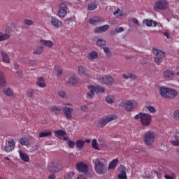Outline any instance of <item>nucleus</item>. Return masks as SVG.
<instances>
[{
    "mask_svg": "<svg viewBox=\"0 0 179 179\" xmlns=\"http://www.w3.org/2000/svg\"><path fill=\"white\" fill-rule=\"evenodd\" d=\"M6 80L5 79V76L2 71H0V89L2 87H6Z\"/></svg>",
    "mask_w": 179,
    "mask_h": 179,
    "instance_id": "412c9836",
    "label": "nucleus"
},
{
    "mask_svg": "<svg viewBox=\"0 0 179 179\" xmlns=\"http://www.w3.org/2000/svg\"><path fill=\"white\" fill-rule=\"evenodd\" d=\"M52 136V131L50 130H45L39 134V138L50 137Z\"/></svg>",
    "mask_w": 179,
    "mask_h": 179,
    "instance_id": "bb28decb",
    "label": "nucleus"
},
{
    "mask_svg": "<svg viewBox=\"0 0 179 179\" xmlns=\"http://www.w3.org/2000/svg\"><path fill=\"white\" fill-rule=\"evenodd\" d=\"M106 101L108 103H113L115 102V97L113 95H108L106 98Z\"/></svg>",
    "mask_w": 179,
    "mask_h": 179,
    "instance_id": "c9c22d12",
    "label": "nucleus"
},
{
    "mask_svg": "<svg viewBox=\"0 0 179 179\" xmlns=\"http://www.w3.org/2000/svg\"><path fill=\"white\" fill-rule=\"evenodd\" d=\"M63 113L65 115L66 120H71L73 117L72 113L73 111V106L71 103H63Z\"/></svg>",
    "mask_w": 179,
    "mask_h": 179,
    "instance_id": "6e6552de",
    "label": "nucleus"
},
{
    "mask_svg": "<svg viewBox=\"0 0 179 179\" xmlns=\"http://www.w3.org/2000/svg\"><path fill=\"white\" fill-rule=\"evenodd\" d=\"M23 22L27 26H31L34 23L33 20L29 19H24Z\"/></svg>",
    "mask_w": 179,
    "mask_h": 179,
    "instance_id": "c03bdc74",
    "label": "nucleus"
},
{
    "mask_svg": "<svg viewBox=\"0 0 179 179\" xmlns=\"http://www.w3.org/2000/svg\"><path fill=\"white\" fill-rule=\"evenodd\" d=\"M19 155L21 158L22 160H23L25 162H29L30 160L29 156L25 153V152H22V150H19Z\"/></svg>",
    "mask_w": 179,
    "mask_h": 179,
    "instance_id": "4be33fe9",
    "label": "nucleus"
},
{
    "mask_svg": "<svg viewBox=\"0 0 179 179\" xmlns=\"http://www.w3.org/2000/svg\"><path fill=\"white\" fill-rule=\"evenodd\" d=\"M36 85L39 86V87H45V82H44V78L39 77L38 78V81L36 82Z\"/></svg>",
    "mask_w": 179,
    "mask_h": 179,
    "instance_id": "c756f323",
    "label": "nucleus"
},
{
    "mask_svg": "<svg viewBox=\"0 0 179 179\" xmlns=\"http://www.w3.org/2000/svg\"><path fill=\"white\" fill-rule=\"evenodd\" d=\"M122 78H124V79H129V74H122Z\"/></svg>",
    "mask_w": 179,
    "mask_h": 179,
    "instance_id": "e2e57ef3",
    "label": "nucleus"
},
{
    "mask_svg": "<svg viewBox=\"0 0 179 179\" xmlns=\"http://www.w3.org/2000/svg\"><path fill=\"white\" fill-rule=\"evenodd\" d=\"M17 73L18 75V77L20 78V79H22L23 78V73L22 72L21 69H18L17 71Z\"/></svg>",
    "mask_w": 179,
    "mask_h": 179,
    "instance_id": "4d7b16f0",
    "label": "nucleus"
},
{
    "mask_svg": "<svg viewBox=\"0 0 179 179\" xmlns=\"http://www.w3.org/2000/svg\"><path fill=\"white\" fill-rule=\"evenodd\" d=\"M164 36H165V37L167 38H170V34H169V32H164Z\"/></svg>",
    "mask_w": 179,
    "mask_h": 179,
    "instance_id": "0e129e2a",
    "label": "nucleus"
},
{
    "mask_svg": "<svg viewBox=\"0 0 179 179\" xmlns=\"http://www.w3.org/2000/svg\"><path fill=\"white\" fill-rule=\"evenodd\" d=\"M55 71L57 73V76H60V75H62V69L61 67L59 66L56 67Z\"/></svg>",
    "mask_w": 179,
    "mask_h": 179,
    "instance_id": "603ef678",
    "label": "nucleus"
},
{
    "mask_svg": "<svg viewBox=\"0 0 179 179\" xmlns=\"http://www.w3.org/2000/svg\"><path fill=\"white\" fill-rule=\"evenodd\" d=\"M173 117L175 120H179V109L173 111Z\"/></svg>",
    "mask_w": 179,
    "mask_h": 179,
    "instance_id": "a19ab883",
    "label": "nucleus"
},
{
    "mask_svg": "<svg viewBox=\"0 0 179 179\" xmlns=\"http://www.w3.org/2000/svg\"><path fill=\"white\" fill-rule=\"evenodd\" d=\"M90 24H100L104 22V19L101 18V17H93L89 20Z\"/></svg>",
    "mask_w": 179,
    "mask_h": 179,
    "instance_id": "f3484780",
    "label": "nucleus"
},
{
    "mask_svg": "<svg viewBox=\"0 0 179 179\" xmlns=\"http://www.w3.org/2000/svg\"><path fill=\"white\" fill-rule=\"evenodd\" d=\"M36 50L39 52V55H41V54H43V52H44V47L38 46Z\"/></svg>",
    "mask_w": 179,
    "mask_h": 179,
    "instance_id": "6e6d98bb",
    "label": "nucleus"
},
{
    "mask_svg": "<svg viewBox=\"0 0 179 179\" xmlns=\"http://www.w3.org/2000/svg\"><path fill=\"white\" fill-rule=\"evenodd\" d=\"M104 92H105L104 90H91L87 94V99H92L94 96L95 93H96V94H99V93L103 94Z\"/></svg>",
    "mask_w": 179,
    "mask_h": 179,
    "instance_id": "5701e85b",
    "label": "nucleus"
},
{
    "mask_svg": "<svg viewBox=\"0 0 179 179\" xmlns=\"http://www.w3.org/2000/svg\"><path fill=\"white\" fill-rule=\"evenodd\" d=\"M92 147L95 150H99L97 140L94 139L92 141Z\"/></svg>",
    "mask_w": 179,
    "mask_h": 179,
    "instance_id": "ea45409f",
    "label": "nucleus"
},
{
    "mask_svg": "<svg viewBox=\"0 0 179 179\" xmlns=\"http://www.w3.org/2000/svg\"><path fill=\"white\" fill-rule=\"evenodd\" d=\"M159 94L165 99H172L176 97L178 93L176 90H160Z\"/></svg>",
    "mask_w": 179,
    "mask_h": 179,
    "instance_id": "1a4fd4ad",
    "label": "nucleus"
},
{
    "mask_svg": "<svg viewBox=\"0 0 179 179\" xmlns=\"http://www.w3.org/2000/svg\"><path fill=\"white\" fill-rule=\"evenodd\" d=\"M160 90H174V89L169 88V87H161Z\"/></svg>",
    "mask_w": 179,
    "mask_h": 179,
    "instance_id": "680f3d73",
    "label": "nucleus"
},
{
    "mask_svg": "<svg viewBox=\"0 0 179 179\" xmlns=\"http://www.w3.org/2000/svg\"><path fill=\"white\" fill-rule=\"evenodd\" d=\"M103 51L107 57H111V51H110V48H103Z\"/></svg>",
    "mask_w": 179,
    "mask_h": 179,
    "instance_id": "49530a36",
    "label": "nucleus"
},
{
    "mask_svg": "<svg viewBox=\"0 0 179 179\" xmlns=\"http://www.w3.org/2000/svg\"><path fill=\"white\" fill-rule=\"evenodd\" d=\"M129 78H130L131 80H135V79H136V76H135V74L133 73H129Z\"/></svg>",
    "mask_w": 179,
    "mask_h": 179,
    "instance_id": "052dcab7",
    "label": "nucleus"
},
{
    "mask_svg": "<svg viewBox=\"0 0 179 179\" xmlns=\"http://www.w3.org/2000/svg\"><path fill=\"white\" fill-rule=\"evenodd\" d=\"M110 29V25L106 24V25H103L101 27H96L94 29L95 33H104V31H107V29Z\"/></svg>",
    "mask_w": 179,
    "mask_h": 179,
    "instance_id": "6ab92c4d",
    "label": "nucleus"
},
{
    "mask_svg": "<svg viewBox=\"0 0 179 179\" xmlns=\"http://www.w3.org/2000/svg\"><path fill=\"white\" fill-rule=\"evenodd\" d=\"M132 22L135 23V24H137V26H141V24L139 23V20L136 18H132Z\"/></svg>",
    "mask_w": 179,
    "mask_h": 179,
    "instance_id": "bf43d9fd",
    "label": "nucleus"
},
{
    "mask_svg": "<svg viewBox=\"0 0 179 179\" xmlns=\"http://www.w3.org/2000/svg\"><path fill=\"white\" fill-rule=\"evenodd\" d=\"M136 120H141V123L145 127H148L152 121V116L145 113H139L138 115L134 116Z\"/></svg>",
    "mask_w": 179,
    "mask_h": 179,
    "instance_id": "f03ea898",
    "label": "nucleus"
},
{
    "mask_svg": "<svg viewBox=\"0 0 179 179\" xmlns=\"http://www.w3.org/2000/svg\"><path fill=\"white\" fill-rule=\"evenodd\" d=\"M117 118V116L115 114H113L110 115H106L99 120V122L97 123V127H99V128H103L106 125H107L108 122H110L111 121H114Z\"/></svg>",
    "mask_w": 179,
    "mask_h": 179,
    "instance_id": "7ed1b4c3",
    "label": "nucleus"
},
{
    "mask_svg": "<svg viewBox=\"0 0 179 179\" xmlns=\"http://www.w3.org/2000/svg\"><path fill=\"white\" fill-rule=\"evenodd\" d=\"M88 90H105V88L99 85L94 86V85H88L87 86Z\"/></svg>",
    "mask_w": 179,
    "mask_h": 179,
    "instance_id": "7c9ffc66",
    "label": "nucleus"
},
{
    "mask_svg": "<svg viewBox=\"0 0 179 179\" xmlns=\"http://www.w3.org/2000/svg\"><path fill=\"white\" fill-rule=\"evenodd\" d=\"M88 59H97L99 58V54L95 50L92 51L89 53L87 56Z\"/></svg>",
    "mask_w": 179,
    "mask_h": 179,
    "instance_id": "393cba45",
    "label": "nucleus"
},
{
    "mask_svg": "<svg viewBox=\"0 0 179 179\" xmlns=\"http://www.w3.org/2000/svg\"><path fill=\"white\" fill-rule=\"evenodd\" d=\"M3 94L7 96H13V92L12 90H4L3 91Z\"/></svg>",
    "mask_w": 179,
    "mask_h": 179,
    "instance_id": "09e8293b",
    "label": "nucleus"
},
{
    "mask_svg": "<svg viewBox=\"0 0 179 179\" xmlns=\"http://www.w3.org/2000/svg\"><path fill=\"white\" fill-rule=\"evenodd\" d=\"M143 24H146L148 27H151L153 24V20H144L143 21Z\"/></svg>",
    "mask_w": 179,
    "mask_h": 179,
    "instance_id": "4c0bfd02",
    "label": "nucleus"
},
{
    "mask_svg": "<svg viewBox=\"0 0 179 179\" xmlns=\"http://www.w3.org/2000/svg\"><path fill=\"white\" fill-rule=\"evenodd\" d=\"M163 75L164 78H167L168 79H171V78H173V76H174V71L167 70L164 71Z\"/></svg>",
    "mask_w": 179,
    "mask_h": 179,
    "instance_id": "cd10ccee",
    "label": "nucleus"
},
{
    "mask_svg": "<svg viewBox=\"0 0 179 179\" xmlns=\"http://www.w3.org/2000/svg\"><path fill=\"white\" fill-rule=\"evenodd\" d=\"M124 108L130 112L133 109L136 108L137 106L136 103L134 101H130V100H126L124 102Z\"/></svg>",
    "mask_w": 179,
    "mask_h": 179,
    "instance_id": "ddd939ff",
    "label": "nucleus"
},
{
    "mask_svg": "<svg viewBox=\"0 0 179 179\" xmlns=\"http://www.w3.org/2000/svg\"><path fill=\"white\" fill-rule=\"evenodd\" d=\"M152 52L154 55H155V62L159 65V64H162V62H163V58L166 57V52L156 48H153Z\"/></svg>",
    "mask_w": 179,
    "mask_h": 179,
    "instance_id": "423d86ee",
    "label": "nucleus"
},
{
    "mask_svg": "<svg viewBox=\"0 0 179 179\" xmlns=\"http://www.w3.org/2000/svg\"><path fill=\"white\" fill-rule=\"evenodd\" d=\"M171 144L174 146H179V140L172 141ZM178 153L179 154V149L178 150Z\"/></svg>",
    "mask_w": 179,
    "mask_h": 179,
    "instance_id": "5fc2aeb1",
    "label": "nucleus"
},
{
    "mask_svg": "<svg viewBox=\"0 0 179 179\" xmlns=\"http://www.w3.org/2000/svg\"><path fill=\"white\" fill-rule=\"evenodd\" d=\"M86 72V69H85L83 66H80L78 67V73L80 75H85Z\"/></svg>",
    "mask_w": 179,
    "mask_h": 179,
    "instance_id": "de8ad7c7",
    "label": "nucleus"
},
{
    "mask_svg": "<svg viewBox=\"0 0 179 179\" xmlns=\"http://www.w3.org/2000/svg\"><path fill=\"white\" fill-rule=\"evenodd\" d=\"M165 178H166V179H173V178L172 176H168V175H166V176H165Z\"/></svg>",
    "mask_w": 179,
    "mask_h": 179,
    "instance_id": "774afa93",
    "label": "nucleus"
},
{
    "mask_svg": "<svg viewBox=\"0 0 179 179\" xmlns=\"http://www.w3.org/2000/svg\"><path fill=\"white\" fill-rule=\"evenodd\" d=\"M99 82L103 83V85H107L108 86H111L114 83V78L111 76H103L99 78Z\"/></svg>",
    "mask_w": 179,
    "mask_h": 179,
    "instance_id": "9b49d317",
    "label": "nucleus"
},
{
    "mask_svg": "<svg viewBox=\"0 0 179 179\" xmlns=\"http://www.w3.org/2000/svg\"><path fill=\"white\" fill-rule=\"evenodd\" d=\"M81 110L83 111V112H87L88 111V107H87V106H86V105H82L81 106Z\"/></svg>",
    "mask_w": 179,
    "mask_h": 179,
    "instance_id": "13d9d810",
    "label": "nucleus"
},
{
    "mask_svg": "<svg viewBox=\"0 0 179 179\" xmlns=\"http://www.w3.org/2000/svg\"><path fill=\"white\" fill-rule=\"evenodd\" d=\"M74 176H75V172L69 171L66 173V174L64 175V176H63V178L64 179H73Z\"/></svg>",
    "mask_w": 179,
    "mask_h": 179,
    "instance_id": "72a5a7b5",
    "label": "nucleus"
},
{
    "mask_svg": "<svg viewBox=\"0 0 179 179\" xmlns=\"http://www.w3.org/2000/svg\"><path fill=\"white\" fill-rule=\"evenodd\" d=\"M113 15L114 16H116V17H121V16H122V12L121 11V9H117Z\"/></svg>",
    "mask_w": 179,
    "mask_h": 179,
    "instance_id": "8fccbe9b",
    "label": "nucleus"
},
{
    "mask_svg": "<svg viewBox=\"0 0 179 179\" xmlns=\"http://www.w3.org/2000/svg\"><path fill=\"white\" fill-rule=\"evenodd\" d=\"M124 31V28L120 27L118 28H115L114 31H110L111 36H115V34H118V33H122Z\"/></svg>",
    "mask_w": 179,
    "mask_h": 179,
    "instance_id": "473e14b6",
    "label": "nucleus"
},
{
    "mask_svg": "<svg viewBox=\"0 0 179 179\" xmlns=\"http://www.w3.org/2000/svg\"><path fill=\"white\" fill-rule=\"evenodd\" d=\"M58 94L59 97H62L65 99H68V96L66 95L64 91H59Z\"/></svg>",
    "mask_w": 179,
    "mask_h": 179,
    "instance_id": "3c124183",
    "label": "nucleus"
},
{
    "mask_svg": "<svg viewBox=\"0 0 179 179\" xmlns=\"http://www.w3.org/2000/svg\"><path fill=\"white\" fill-rule=\"evenodd\" d=\"M48 179H56L55 175L52 174L50 176H48Z\"/></svg>",
    "mask_w": 179,
    "mask_h": 179,
    "instance_id": "338daca9",
    "label": "nucleus"
},
{
    "mask_svg": "<svg viewBox=\"0 0 179 179\" xmlns=\"http://www.w3.org/2000/svg\"><path fill=\"white\" fill-rule=\"evenodd\" d=\"M48 169L50 173H57L62 169V165L59 162L52 161L48 164Z\"/></svg>",
    "mask_w": 179,
    "mask_h": 179,
    "instance_id": "0eeeda50",
    "label": "nucleus"
},
{
    "mask_svg": "<svg viewBox=\"0 0 179 179\" xmlns=\"http://www.w3.org/2000/svg\"><path fill=\"white\" fill-rule=\"evenodd\" d=\"M89 10H94V9H97V4L96 3H91L88 5Z\"/></svg>",
    "mask_w": 179,
    "mask_h": 179,
    "instance_id": "79ce46f5",
    "label": "nucleus"
},
{
    "mask_svg": "<svg viewBox=\"0 0 179 179\" xmlns=\"http://www.w3.org/2000/svg\"><path fill=\"white\" fill-rule=\"evenodd\" d=\"M85 145V141L83 140H77L76 141V146H77V148L79 150H82L84 148Z\"/></svg>",
    "mask_w": 179,
    "mask_h": 179,
    "instance_id": "2f4dec72",
    "label": "nucleus"
},
{
    "mask_svg": "<svg viewBox=\"0 0 179 179\" xmlns=\"http://www.w3.org/2000/svg\"><path fill=\"white\" fill-rule=\"evenodd\" d=\"M118 162V158H115L110 163L108 164V169H114L116 168Z\"/></svg>",
    "mask_w": 179,
    "mask_h": 179,
    "instance_id": "c85d7f7f",
    "label": "nucleus"
},
{
    "mask_svg": "<svg viewBox=\"0 0 179 179\" xmlns=\"http://www.w3.org/2000/svg\"><path fill=\"white\" fill-rule=\"evenodd\" d=\"M51 24L54 26L55 27H61L62 26V22L58 20V18H56L55 17H51Z\"/></svg>",
    "mask_w": 179,
    "mask_h": 179,
    "instance_id": "aec40b11",
    "label": "nucleus"
},
{
    "mask_svg": "<svg viewBox=\"0 0 179 179\" xmlns=\"http://www.w3.org/2000/svg\"><path fill=\"white\" fill-rule=\"evenodd\" d=\"M106 44L107 42H106V40L103 38H99L96 41V45H98V47H106Z\"/></svg>",
    "mask_w": 179,
    "mask_h": 179,
    "instance_id": "f704fd0d",
    "label": "nucleus"
},
{
    "mask_svg": "<svg viewBox=\"0 0 179 179\" xmlns=\"http://www.w3.org/2000/svg\"><path fill=\"white\" fill-rule=\"evenodd\" d=\"M76 168L78 172L83 173L87 176L88 178H92L93 176V173L92 171L88 172V166L83 162L78 163L76 164Z\"/></svg>",
    "mask_w": 179,
    "mask_h": 179,
    "instance_id": "39448f33",
    "label": "nucleus"
},
{
    "mask_svg": "<svg viewBox=\"0 0 179 179\" xmlns=\"http://www.w3.org/2000/svg\"><path fill=\"white\" fill-rule=\"evenodd\" d=\"M20 143L22 145H29V141L28 139H27L26 138H22L21 139H20Z\"/></svg>",
    "mask_w": 179,
    "mask_h": 179,
    "instance_id": "e433bc0d",
    "label": "nucleus"
},
{
    "mask_svg": "<svg viewBox=\"0 0 179 179\" xmlns=\"http://www.w3.org/2000/svg\"><path fill=\"white\" fill-rule=\"evenodd\" d=\"M1 57L3 58V62H6V64H9L10 62V59H9V56L3 51H1Z\"/></svg>",
    "mask_w": 179,
    "mask_h": 179,
    "instance_id": "a878e982",
    "label": "nucleus"
},
{
    "mask_svg": "<svg viewBox=\"0 0 179 179\" xmlns=\"http://www.w3.org/2000/svg\"><path fill=\"white\" fill-rule=\"evenodd\" d=\"M143 141L147 146L150 147L155 143V134L151 131H146L144 134Z\"/></svg>",
    "mask_w": 179,
    "mask_h": 179,
    "instance_id": "20e7f679",
    "label": "nucleus"
},
{
    "mask_svg": "<svg viewBox=\"0 0 179 179\" xmlns=\"http://www.w3.org/2000/svg\"><path fill=\"white\" fill-rule=\"evenodd\" d=\"M68 13V6L66 3H62L59 5L57 15L59 17H65Z\"/></svg>",
    "mask_w": 179,
    "mask_h": 179,
    "instance_id": "f8f14e48",
    "label": "nucleus"
},
{
    "mask_svg": "<svg viewBox=\"0 0 179 179\" xmlns=\"http://www.w3.org/2000/svg\"><path fill=\"white\" fill-rule=\"evenodd\" d=\"M39 41L41 43V44H43V45H45V47H48L49 48H51V47L54 45V43H52L51 41L41 39Z\"/></svg>",
    "mask_w": 179,
    "mask_h": 179,
    "instance_id": "b1692460",
    "label": "nucleus"
},
{
    "mask_svg": "<svg viewBox=\"0 0 179 179\" xmlns=\"http://www.w3.org/2000/svg\"><path fill=\"white\" fill-rule=\"evenodd\" d=\"M94 164V170L97 174H105L107 172V169L105 166V159L98 158L93 161Z\"/></svg>",
    "mask_w": 179,
    "mask_h": 179,
    "instance_id": "f257e3e1",
    "label": "nucleus"
},
{
    "mask_svg": "<svg viewBox=\"0 0 179 179\" xmlns=\"http://www.w3.org/2000/svg\"><path fill=\"white\" fill-rule=\"evenodd\" d=\"M10 37V36L8 34L1 35L0 36V41H5V40H8Z\"/></svg>",
    "mask_w": 179,
    "mask_h": 179,
    "instance_id": "a18cd8bd",
    "label": "nucleus"
},
{
    "mask_svg": "<svg viewBox=\"0 0 179 179\" xmlns=\"http://www.w3.org/2000/svg\"><path fill=\"white\" fill-rule=\"evenodd\" d=\"M77 179H86V178L84 175H80V176H78Z\"/></svg>",
    "mask_w": 179,
    "mask_h": 179,
    "instance_id": "69168bd1",
    "label": "nucleus"
},
{
    "mask_svg": "<svg viewBox=\"0 0 179 179\" xmlns=\"http://www.w3.org/2000/svg\"><path fill=\"white\" fill-rule=\"evenodd\" d=\"M119 175L117 176L118 179H127L126 175V168L124 165H120L119 167Z\"/></svg>",
    "mask_w": 179,
    "mask_h": 179,
    "instance_id": "dca6fc26",
    "label": "nucleus"
},
{
    "mask_svg": "<svg viewBox=\"0 0 179 179\" xmlns=\"http://www.w3.org/2000/svg\"><path fill=\"white\" fill-rule=\"evenodd\" d=\"M67 144L70 148L73 149L75 148L76 143L72 141H68Z\"/></svg>",
    "mask_w": 179,
    "mask_h": 179,
    "instance_id": "864d4df0",
    "label": "nucleus"
},
{
    "mask_svg": "<svg viewBox=\"0 0 179 179\" xmlns=\"http://www.w3.org/2000/svg\"><path fill=\"white\" fill-rule=\"evenodd\" d=\"M78 83L79 78L76 77V76H73L70 77L66 82V85L68 86H76V85H78Z\"/></svg>",
    "mask_w": 179,
    "mask_h": 179,
    "instance_id": "2eb2a0df",
    "label": "nucleus"
},
{
    "mask_svg": "<svg viewBox=\"0 0 179 179\" xmlns=\"http://www.w3.org/2000/svg\"><path fill=\"white\" fill-rule=\"evenodd\" d=\"M55 134L58 136H64L66 135V132L62 129L60 130H55Z\"/></svg>",
    "mask_w": 179,
    "mask_h": 179,
    "instance_id": "37998d69",
    "label": "nucleus"
},
{
    "mask_svg": "<svg viewBox=\"0 0 179 179\" xmlns=\"http://www.w3.org/2000/svg\"><path fill=\"white\" fill-rule=\"evenodd\" d=\"M145 108H147L150 113H155L157 111V109L154 106H152L150 105H146Z\"/></svg>",
    "mask_w": 179,
    "mask_h": 179,
    "instance_id": "58836bf2",
    "label": "nucleus"
},
{
    "mask_svg": "<svg viewBox=\"0 0 179 179\" xmlns=\"http://www.w3.org/2000/svg\"><path fill=\"white\" fill-rule=\"evenodd\" d=\"M50 110L54 114L58 116L62 113L63 108L61 106L53 105L50 107Z\"/></svg>",
    "mask_w": 179,
    "mask_h": 179,
    "instance_id": "a211bd4d",
    "label": "nucleus"
},
{
    "mask_svg": "<svg viewBox=\"0 0 179 179\" xmlns=\"http://www.w3.org/2000/svg\"><path fill=\"white\" fill-rule=\"evenodd\" d=\"M167 6H169V3L167 0H158L155 6L154 7V10L157 12L158 10H164L167 9Z\"/></svg>",
    "mask_w": 179,
    "mask_h": 179,
    "instance_id": "9d476101",
    "label": "nucleus"
},
{
    "mask_svg": "<svg viewBox=\"0 0 179 179\" xmlns=\"http://www.w3.org/2000/svg\"><path fill=\"white\" fill-rule=\"evenodd\" d=\"M15 142L13 139L8 140V143L6 144L5 146V151L6 152H10L13 150H15Z\"/></svg>",
    "mask_w": 179,
    "mask_h": 179,
    "instance_id": "4468645a",
    "label": "nucleus"
}]
</instances>
